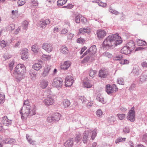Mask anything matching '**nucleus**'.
Instances as JSON below:
<instances>
[{
	"mask_svg": "<svg viewBox=\"0 0 147 147\" xmlns=\"http://www.w3.org/2000/svg\"><path fill=\"white\" fill-rule=\"evenodd\" d=\"M129 62V61L127 59H122L120 61L119 63L122 65L127 64Z\"/></svg>",
	"mask_w": 147,
	"mask_h": 147,
	"instance_id": "obj_42",
	"label": "nucleus"
},
{
	"mask_svg": "<svg viewBox=\"0 0 147 147\" xmlns=\"http://www.w3.org/2000/svg\"><path fill=\"white\" fill-rule=\"evenodd\" d=\"M147 80V74L143 73L138 78V80L140 83L142 84L146 81Z\"/></svg>",
	"mask_w": 147,
	"mask_h": 147,
	"instance_id": "obj_16",
	"label": "nucleus"
},
{
	"mask_svg": "<svg viewBox=\"0 0 147 147\" xmlns=\"http://www.w3.org/2000/svg\"><path fill=\"white\" fill-rule=\"evenodd\" d=\"M3 57L5 60L10 58L11 57V56L9 55L7 53H5L3 56Z\"/></svg>",
	"mask_w": 147,
	"mask_h": 147,
	"instance_id": "obj_56",
	"label": "nucleus"
},
{
	"mask_svg": "<svg viewBox=\"0 0 147 147\" xmlns=\"http://www.w3.org/2000/svg\"><path fill=\"white\" fill-rule=\"evenodd\" d=\"M50 20L49 19L42 20L40 22V26L42 28H45L50 23Z\"/></svg>",
	"mask_w": 147,
	"mask_h": 147,
	"instance_id": "obj_14",
	"label": "nucleus"
},
{
	"mask_svg": "<svg viewBox=\"0 0 147 147\" xmlns=\"http://www.w3.org/2000/svg\"><path fill=\"white\" fill-rule=\"evenodd\" d=\"M122 40L117 34L110 35L105 40L102 44L104 49L113 48L117 45L121 44Z\"/></svg>",
	"mask_w": 147,
	"mask_h": 147,
	"instance_id": "obj_1",
	"label": "nucleus"
},
{
	"mask_svg": "<svg viewBox=\"0 0 147 147\" xmlns=\"http://www.w3.org/2000/svg\"><path fill=\"white\" fill-rule=\"evenodd\" d=\"M54 2L51 0H47L46 1L45 4L47 6L50 7L51 5L54 3Z\"/></svg>",
	"mask_w": 147,
	"mask_h": 147,
	"instance_id": "obj_44",
	"label": "nucleus"
},
{
	"mask_svg": "<svg viewBox=\"0 0 147 147\" xmlns=\"http://www.w3.org/2000/svg\"><path fill=\"white\" fill-rule=\"evenodd\" d=\"M0 45L2 48H3L6 46V43L4 40H2L0 42Z\"/></svg>",
	"mask_w": 147,
	"mask_h": 147,
	"instance_id": "obj_50",
	"label": "nucleus"
},
{
	"mask_svg": "<svg viewBox=\"0 0 147 147\" xmlns=\"http://www.w3.org/2000/svg\"><path fill=\"white\" fill-rule=\"evenodd\" d=\"M63 85V80L61 78L59 77L55 78L52 84L53 86L58 89L61 88Z\"/></svg>",
	"mask_w": 147,
	"mask_h": 147,
	"instance_id": "obj_5",
	"label": "nucleus"
},
{
	"mask_svg": "<svg viewBox=\"0 0 147 147\" xmlns=\"http://www.w3.org/2000/svg\"><path fill=\"white\" fill-rule=\"evenodd\" d=\"M67 0H58L57 1V5L60 6L65 4L67 2Z\"/></svg>",
	"mask_w": 147,
	"mask_h": 147,
	"instance_id": "obj_32",
	"label": "nucleus"
},
{
	"mask_svg": "<svg viewBox=\"0 0 147 147\" xmlns=\"http://www.w3.org/2000/svg\"><path fill=\"white\" fill-rule=\"evenodd\" d=\"M20 53L21 55V58L23 60H25L28 57V50L26 49L21 51Z\"/></svg>",
	"mask_w": 147,
	"mask_h": 147,
	"instance_id": "obj_12",
	"label": "nucleus"
},
{
	"mask_svg": "<svg viewBox=\"0 0 147 147\" xmlns=\"http://www.w3.org/2000/svg\"><path fill=\"white\" fill-rule=\"evenodd\" d=\"M126 46L131 51L136 47L135 43L132 40H130L126 44Z\"/></svg>",
	"mask_w": 147,
	"mask_h": 147,
	"instance_id": "obj_13",
	"label": "nucleus"
},
{
	"mask_svg": "<svg viewBox=\"0 0 147 147\" xmlns=\"http://www.w3.org/2000/svg\"><path fill=\"white\" fill-rule=\"evenodd\" d=\"M15 72L17 74L18 76L17 79L20 80L25 77V74L26 72L25 67L24 65L19 64L15 67Z\"/></svg>",
	"mask_w": 147,
	"mask_h": 147,
	"instance_id": "obj_4",
	"label": "nucleus"
},
{
	"mask_svg": "<svg viewBox=\"0 0 147 147\" xmlns=\"http://www.w3.org/2000/svg\"><path fill=\"white\" fill-rule=\"evenodd\" d=\"M109 11L111 13L115 15H118L119 14V13L118 11L112 9L111 7H109Z\"/></svg>",
	"mask_w": 147,
	"mask_h": 147,
	"instance_id": "obj_40",
	"label": "nucleus"
},
{
	"mask_svg": "<svg viewBox=\"0 0 147 147\" xmlns=\"http://www.w3.org/2000/svg\"><path fill=\"white\" fill-rule=\"evenodd\" d=\"M81 139V135L80 134L77 135L75 138V141L77 143L79 142Z\"/></svg>",
	"mask_w": 147,
	"mask_h": 147,
	"instance_id": "obj_46",
	"label": "nucleus"
},
{
	"mask_svg": "<svg viewBox=\"0 0 147 147\" xmlns=\"http://www.w3.org/2000/svg\"><path fill=\"white\" fill-rule=\"evenodd\" d=\"M68 32V30L66 29H64L62 30L61 32V34H65Z\"/></svg>",
	"mask_w": 147,
	"mask_h": 147,
	"instance_id": "obj_64",
	"label": "nucleus"
},
{
	"mask_svg": "<svg viewBox=\"0 0 147 147\" xmlns=\"http://www.w3.org/2000/svg\"><path fill=\"white\" fill-rule=\"evenodd\" d=\"M117 82L119 84L123 85L124 81L123 78H120L118 79Z\"/></svg>",
	"mask_w": 147,
	"mask_h": 147,
	"instance_id": "obj_53",
	"label": "nucleus"
},
{
	"mask_svg": "<svg viewBox=\"0 0 147 147\" xmlns=\"http://www.w3.org/2000/svg\"><path fill=\"white\" fill-rule=\"evenodd\" d=\"M127 119L131 122H133L135 120V111L134 110L129 111V114L127 116Z\"/></svg>",
	"mask_w": 147,
	"mask_h": 147,
	"instance_id": "obj_11",
	"label": "nucleus"
},
{
	"mask_svg": "<svg viewBox=\"0 0 147 147\" xmlns=\"http://www.w3.org/2000/svg\"><path fill=\"white\" fill-rule=\"evenodd\" d=\"M108 119L109 121H110L111 122H114L115 121L116 119L115 117L114 116H112L110 117H109L108 118Z\"/></svg>",
	"mask_w": 147,
	"mask_h": 147,
	"instance_id": "obj_63",
	"label": "nucleus"
},
{
	"mask_svg": "<svg viewBox=\"0 0 147 147\" xmlns=\"http://www.w3.org/2000/svg\"><path fill=\"white\" fill-rule=\"evenodd\" d=\"M126 138H122L121 137L118 138L115 140V143L116 144L119 143L120 142H122L125 141Z\"/></svg>",
	"mask_w": 147,
	"mask_h": 147,
	"instance_id": "obj_35",
	"label": "nucleus"
},
{
	"mask_svg": "<svg viewBox=\"0 0 147 147\" xmlns=\"http://www.w3.org/2000/svg\"><path fill=\"white\" fill-rule=\"evenodd\" d=\"M71 65V63L69 61L64 62L63 64L61 65V68L63 70L67 69Z\"/></svg>",
	"mask_w": 147,
	"mask_h": 147,
	"instance_id": "obj_15",
	"label": "nucleus"
},
{
	"mask_svg": "<svg viewBox=\"0 0 147 147\" xmlns=\"http://www.w3.org/2000/svg\"><path fill=\"white\" fill-rule=\"evenodd\" d=\"M129 129L128 127H125L123 130V131L125 134L128 133L129 132Z\"/></svg>",
	"mask_w": 147,
	"mask_h": 147,
	"instance_id": "obj_62",
	"label": "nucleus"
},
{
	"mask_svg": "<svg viewBox=\"0 0 147 147\" xmlns=\"http://www.w3.org/2000/svg\"><path fill=\"white\" fill-rule=\"evenodd\" d=\"M117 116L120 120H123L124 118H125V115L124 114H117Z\"/></svg>",
	"mask_w": 147,
	"mask_h": 147,
	"instance_id": "obj_52",
	"label": "nucleus"
},
{
	"mask_svg": "<svg viewBox=\"0 0 147 147\" xmlns=\"http://www.w3.org/2000/svg\"><path fill=\"white\" fill-rule=\"evenodd\" d=\"M42 67V66L40 64L35 63L32 66V68L35 70H39Z\"/></svg>",
	"mask_w": 147,
	"mask_h": 147,
	"instance_id": "obj_31",
	"label": "nucleus"
},
{
	"mask_svg": "<svg viewBox=\"0 0 147 147\" xmlns=\"http://www.w3.org/2000/svg\"><path fill=\"white\" fill-rule=\"evenodd\" d=\"M140 70L139 68L138 67H135L133 69L132 72L133 73L136 75H138L139 74V71Z\"/></svg>",
	"mask_w": 147,
	"mask_h": 147,
	"instance_id": "obj_37",
	"label": "nucleus"
},
{
	"mask_svg": "<svg viewBox=\"0 0 147 147\" xmlns=\"http://www.w3.org/2000/svg\"><path fill=\"white\" fill-rule=\"evenodd\" d=\"M83 86L84 88H90L92 86V85L89 81H86L83 82Z\"/></svg>",
	"mask_w": 147,
	"mask_h": 147,
	"instance_id": "obj_28",
	"label": "nucleus"
},
{
	"mask_svg": "<svg viewBox=\"0 0 147 147\" xmlns=\"http://www.w3.org/2000/svg\"><path fill=\"white\" fill-rule=\"evenodd\" d=\"M97 49L95 45H93L88 49V52L92 55H94L96 52Z\"/></svg>",
	"mask_w": 147,
	"mask_h": 147,
	"instance_id": "obj_20",
	"label": "nucleus"
},
{
	"mask_svg": "<svg viewBox=\"0 0 147 147\" xmlns=\"http://www.w3.org/2000/svg\"><path fill=\"white\" fill-rule=\"evenodd\" d=\"M137 44L139 46L145 45L146 44V43L144 41L139 39L137 41Z\"/></svg>",
	"mask_w": 147,
	"mask_h": 147,
	"instance_id": "obj_38",
	"label": "nucleus"
},
{
	"mask_svg": "<svg viewBox=\"0 0 147 147\" xmlns=\"http://www.w3.org/2000/svg\"><path fill=\"white\" fill-rule=\"evenodd\" d=\"M106 91L107 94L110 95H112V93L114 92H116L118 90V88L115 84H113L111 86L110 84L106 86Z\"/></svg>",
	"mask_w": 147,
	"mask_h": 147,
	"instance_id": "obj_6",
	"label": "nucleus"
},
{
	"mask_svg": "<svg viewBox=\"0 0 147 147\" xmlns=\"http://www.w3.org/2000/svg\"><path fill=\"white\" fill-rule=\"evenodd\" d=\"M131 51H130L126 46H124L121 49V53L125 55H128L131 53Z\"/></svg>",
	"mask_w": 147,
	"mask_h": 147,
	"instance_id": "obj_21",
	"label": "nucleus"
},
{
	"mask_svg": "<svg viewBox=\"0 0 147 147\" xmlns=\"http://www.w3.org/2000/svg\"><path fill=\"white\" fill-rule=\"evenodd\" d=\"M91 29L88 27L81 28L79 29V32L80 33H89L90 32Z\"/></svg>",
	"mask_w": 147,
	"mask_h": 147,
	"instance_id": "obj_23",
	"label": "nucleus"
},
{
	"mask_svg": "<svg viewBox=\"0 0 147 147\" xmlns=\"http://www.w3.org/2000/svg\"><path fill=\"white\" fill-rule=\"evenodd\" d=\"M26 137L28 142L32 145L35 144V141L32 140L30 138H29V136L28 134H26Z\"/></svg>",
	"mask_w": 147,
	"mask_h": 147,
	"instance_id": "obj_39",
	"label": "nucleus"
},
{
	"mask_svg": "<svg viewBox=\"0 0 147 147\" xmlns=\"http://www.w3.org/2000/svg\"><path fill=\"white\" fill-rule=\"evenodd\" d=\"M96 100L99 102L104 104L105 103L104 98L100 94H98L96 98Z\"/></svg>",
	"mask_w": 147,
	"mask_h": 147,
	"instance_id": "obj_34",
	"label": "nucleus"
},
{
	"mask_svg": "<svg viewBox=\"0 0 147 147\" xmlns=\"http://www.w3.org/2000/svg\"><path fill=\"white\" fill-rule=\"evenodd\" d=\"M5 96L0 93V103H3L4 101Z\"/></svg>",
	"mask_w": 147,
	"mask_h": 147,
	"instance_id": "obj_58",
	"label": "nucleus"
},
{
	"mask_svg": "<svg viewBox=\"0 0 147 147\" xmlns=\"http://www.w3.org/2000/svg\"><path fill=\"white\" fill-rule=\"evenodd\" d=\"M25 3V1L23 0H19L18 1V4L19 6L22 5Z\"/></svg>",
	"mask_w": 147,
	"mask_h": 147,
	"instance_id": "obj_59",
	"label": "nucleus"
},
{
	"mask_svg": "<svg viewBox=\"0 0 147 147\" xmlns=\"http://www.w3.org/2000/svg\"><path fill=\"white\" fill-rule=\"evenodd\" d=\"M78 98L79 100H80L82 101L83 103H84L86 102L87 100V99L85 98L84 96H79L78 97Z\"/></svg>",
	"mask_w": 147,
	"mask_h": 147,
	"instance_id": "obj_49",
	"label": "nucleus"
},
{
	"mask_svg": "<svg viewBox=\"0 0 147 147\" xmlns=\"http://www.w3.org/2000/svg\"><path fill=\"white\" fill-rule=\"evenodd\" d=\"M52 115L55 122H57L59 120L61 117V115L57 112L55 113Z\"/></svg>",
	"mask_w": 147,
	"mask_h": 147,
	"instance_id": "obj_26",
	"label": "nucleus"
},
{
	"mask_svg": "<svg viewBox=\"0 0 147 147\" xmlns=\"http://www.w3.org/2000/svg\"><path fill=\"white\" fill-rule=\"evenodd\" d=\"M123 57V56L121 54H119L116 55L114 57V59L116 61H121Z\"/></svg>",
	"mask_w": 147,
	"mask_h": 147,
	"instance_id": "obj_41",
	"label": "nucleus"
},
{
	"mask_svg": "<svg viewBox=\"0 0 147 147\" xmlns=\"http://www.w3.org/2000/svg\"><path fill=\"white\" fill-rule=\"evenodd\" d=\"M43 102L46 106H49L53 105L54 100L51 96H49L44 100Z\"/></svg>",
	"mask_w": 147,
	"mask_h": 147,
	"instance_id": "obj_9",
	"label": "nucleus"
},
{
	"mask_svg": "<svg viewBox=\"0 0 147 147\" xmlns=\"http://www.w3.org/2000/svg\"><path fill=\"white\" fill-rule=\"evenodd\" d=\"M62 103L65 108L68 107L70 104L69 101L67 99L64 100L63 101Z\"/></svg>",
	"mask_w": 147,
	"mask_h": 147,
	"instance_id": "obj_33",
	"label": "nucleus"
},
{
	"mask_svg": "<svg viewBox=\"0 0 147 147\" xmlns=\"http://www.w3.org/2000/svg\"><path fill=\"white\" fill-rule=\"evenodd\" d=\"M4 142L5 143L14 144L16 142V140L13 138H7L4 141Z\"/></svg>",
	"mask_w": 147,
	"mask_h": 147,
	"instance_id": "obj_29",
	"label": "nucleus"
},
{
	"mask_svg": "<svg viewBox=\"0 0 147 147\" xmlns=\"http://www.w3.org/2000/svg\"><path fill=\"white\" fill-rule=\"evenodd\" d=\"M51 65H48L47 67L44 69L42 74L44 77H45L49 74L51 69Z\"/></svg>",
	"mask_w": 147,
	"mask_h": 147,
	"instance_id": "obj_24",
	"label": "nucleus"
},
{
	"mask_svg": "<svg viewBox=\"0 0 147 147\" xmlns=\"http://www.w3.org/2000/svg\"><path fill=\"white\" fill-rule=\"evenodd\" d=\"M96 71L91 69L90 70V77H94L96 74Z\"/></svg>",
	"mask_w": 147,
	"mask_h": 147,
	"instance_id": "obj_47",
	"label": "nucleus"
},
{
	"mask_svg": "<svg viewBox=\"0 0 147 147\" xmlns=\"http://www.w3.org/2000/svg\"><path fill=\"white\" fill-rule=\"evenodd\" d=\"M28 22L26 20L23 21L22 24V27L24 30H26L28 28Z\"/></svg>",
	"mask_w": 147,
	"mask_h": 147,
	"instance_id": "obj_30",
	"label": "nucleus"
},
{
	"mask_svg": "<svg viewBox=\"0 0 147 147\" xmlns=\"http://www.w3.org/2000/svg\"><path fill=\"white\" fill-rule=\"evenodd\" d=\"M84 39L81 38H78L77 40V42L79 43H83L84 42Z\"/></svg>",
	"mask_w": 147,
	"mask_h": 147,
	"instance_id": "obj_60",
	"label": "nucleus"
},
{
	"mask_svg": "<svg viewBox=\"0 0 147 147\" xmlns=\"http://www.w3.org/2000/svg\"><path fill=\"white\" fill-rule=\"evenodd\" d=\"M96 114L98 117H101L102 115V113L101 110L98 109L96 111Z\"/></svg>",
	"mask_w": 147,
	"mask_h": 147,
	"instance_id": "obj_54",
	"label": "nucleus"
},
{
	"mask_svg": "<svg viewBox=\"0 0 147 147\" xmlns=\"http://www.w3.org/2000/svg\"><path fill=\"white\" fill-rule=\"evenodd\" d=\"M73 138H70L65 142L64 145L66 147H71L73 145Z\"/></svg>",
	"mask_w": 147,
	"mask_h": 147,
	"instance_id": "obj_19",
	"label": "nucleus"
},
{
	"mask_svg": "<svg viewBox=\"0 0 147 147\" xmlns=\"http://www.w3.org/2000/svg\"><path fill=\"white\" fill-rule=\"evenodd\" d=\"M15 25L13 24H11L7 27V29L9 30H12L15 28Z\"/></svg>",
	"mask_w": 147,
	"mask_h": 147,
	"instance_id": "obj_45",
	"label": "nucleus"
},
{
	"mask_svg": "<svg viewBox=\"0 0 147 147\" xmlns=\"http://www.w3.org/2000/svg\"><path fill=\"white\" fill-rule=\"evenodd\" d=\"M80 15H77L75 18V21L76 23H79L80 22Z\"/></svg>",
	"mask_w": 147,
	"mask_h": 147,
	"instance_id": "obj_48",
	"label": "nucleus"
},
{
	"mask_svg": "<svg viewBox=\"0 0 147 147\" xmlns=\"http://www.w3.org/2000/svg\"><path fill=\"white\" fill-rule=\"evenodd\" d=\"M47 121L48 122L53 123L55 122L52 115L50 116L47 117Z\"/></svg>",
	"mask_w": 147,
	"mask_h": 147,
	"instance_id": "obj_43",
	"label": "nucleus"
},
{
	"mask_svg": "<svg viewBox=\"0 0 147 147\" xmlns=\"http://www.w3.org/2000/svg\"><path fill=\"white\" fill-rule=\"evenodd\" d=\"M105 56L108 57L109 58H111L112 57V55L110 53L105 52L103 54Z\"/></svg>",
	"mask_w": 147,
	"mask_h": 147,
	"instance_id": "obj_57",
	"label": "nucleus"
},
{
	"mask_svg": "<svg viewBox=\"0 0 147 147\" xmlns=\"http://www.w3.org/2000/svg\"><path fill=\"white\" fill-rule=\"evenodd\" d=\"M74 80L73 78L71 76H67L65 78V86H66L70 87L72 84Z\"/></svg>",
	"mask_w": 147,
	"mask_h": 147,
	"instance_id": "obj_8",
	"label": "nucleus"
},
{
	"mask_svg": "<svg viewBox=\"0 0 147 147\" xmlns=\"http://www.w3.org/2000/svg\"><path fill=\"white\" fill-rule=\"evenodd\" d=\"M48 85V82L47 80H43L40 82V87L43 89L46 88Z\"/></svg>",
	"mask_w": 147,
	"mask_h": 147,
	"instance_id": "obj_25",
	"label": "nucleus"
},
{
	"mask_svg": "<svg viewBox=\"0 0 147 147\" xmlns=\"http://www.w3.org/2000/svg\"><path fill=\"white\" fill-rule=\"evenodd\" d=\"M98 5L100 6L103 7H105L107 6V4L106 3H103L102 1H100L98 3Z\"/></svg>",
	"mask_w": 147,
	"mask_h": 147,
	"instance_id": "obj_55",
	"label": "nucleus"
},
{
	"mask_svg": "<svg viewBox=\"0 0 147 147\" xmlns=\"http://www.w3.org/2000/svg\"><path fill=\"white\" fill-rule=\"evenodd\" d=\"M74 34L71 33H69L67 36V38L68 39H71L74 36Z\"/></svg>",
	"mask_w": 147,
	"mask_h": 147,
	"instance_id": "obj_61",
	"label": "nucleus"
},
{
	"mask_svg": "<svg viewBox=\"0 0 147 147\" xmlns=\"http://www.w3.org/2000/svg\"><path fill=\"white\" fill-rule=\"evenodd\" d=\"M108 75V72L106 69H102L100 70L98 75L101 78H105Z\"/></svg>",
	"mask_w": 147,
	"mask_h": 147,
	"instance_id": "obj_18",
	"label": "nucleus"
},
{
	"mask_svg": "<svg viewBox=\"0 0 147 147\" xmlns=\"http://www.w3.org/2000/svg\"><path fill=\"white\" fill-rule=\"evenodd\" d=\"M1 121L3 125L8 126L11 124L12 120L9 119L7 116H5L2 118Z\"/></svg>",
	"mask_w": 147,
	"mask_h": 147,
	"instance_id": "obj_10",
	"label": "nucleus"
},
{
	"mask_svg": "<svg viewBox=\"0 0 147 147\" xmlns=\"http://www.w3.org/2000/svg\"><path fill=\"white\" fill-rule=\"evenodd\" d=\"M94 60V58L91 55L88 56L84 58L81 61L82 63H86L88 61L92 62Z\"/></svg>",
	"mask_w": 147,
	"mask_h": 147,
	"instance_id": "obj_22",
	"label": "nucleus"
},
{
	"mask_svg": "<svg viewBox=\"0 0 147 147\" xmlns=\"http://www.w3.org/2000/svg\"><path fill=\"white\" fill-rule=\"evenodd\" d=\"M42 47L43 49L48 53L51 52L53 50L52 45L47 43H43L42 45Z\"/></svg>",
	"mask_w": 147,
	"mask_h": 147,
	"instance_id": "obj_7",
	"label": "nucleus"
},
{
	"mask_svg": "<svg viewBox=\"0 0 147 147\" xmlns=\"http://www.w3.org/2000/svg\"><path fill=\"white\" fill-rule=\"evenodd\" d=\"M106 34V31L103 29L98 31L97 32V36L99 39L102 38L104 37Z\"/></svg>",
	"mask_w": 147,
	"mask_h": 147,
	"instance_id": "obj_17",
	"label": "nucleus"
},
{
	"mask_svg": "<svg viewBox=\"0 0 147 147\" xmlns=\"http://www.w3.org/2000/svg\"><path fill=\"white\" fill-rule=\"evenodd\" d=\"M36 109L34 106H31L28 100H25L23 107L20 111V113L22 115L21 118L24 120L27 117H30L36 114Z\"/></svg>",
	"mask_w": 147,
	"mask_h": 147,
	"instance_id": "obj_2",
	"label": "nucleus"
},
{
	"mask_svg": "<svg viewBox=\"0 0 147 147\" xmlns=\"http://www.w3.org/2000/svg\"><path fill=\"white\" fill-rule=\"evenodd\" d=\"M60 52L63 54L65 55L68 53L69 51L67 47L63 46L61 48Z\"/></svg>",
	"mask_w": 147,
	"mask_h": 147,
	"instance_id": "obj_27",
	"label": "nucleus"
},
{
	"mask_svg": "<svg viewBox=\"0 0 147 147\" xmlns=\"http://www.w3.org/2000/svg\"><path fill=\"white\" fill-rule=\"evenodd\" d=\"M31 5L33 7H36L38 5V1L37 0H32Z\"/></svg>",
	"mask_w": 147,
	"mask_h": 147,
	"instance_id": "obj_36",
	"label": "nucleus"
},
{
	"mask_svg": "<svg viewBox=\"0 0 147 147\" xmlns=\"http://www.w3.org/2000/svg\"><path fill=\"white\" fill-rule=\"evenodd\" d=\"M96 130L94 129L93 130H89L85 131L84 133V136L82 138V141L84 144H86L89 138L93 140L96 135Z\"/></svg>",
	"mask_w": 147,
	"mask_h": 147,
	"instance_id": "obj_3",
	"label": "nucleus"
},
{
	"mask_svg": "<svg viewBox=\"0 0 147 147\" xmlns=\"http://www.w3.org/2000/svg\"><path fill=\"white\" fill-rule=\"evenodd\" d=\"M37 46L36 45H34L32 46V51L36 52L38 51Z\"/></svg>",
	"mask_w": 147,
	"mask_h": 147,
	"instance_id": "obj_51",
	"label": "nucleus"
}]
</instances>
